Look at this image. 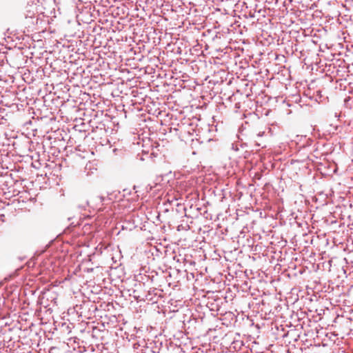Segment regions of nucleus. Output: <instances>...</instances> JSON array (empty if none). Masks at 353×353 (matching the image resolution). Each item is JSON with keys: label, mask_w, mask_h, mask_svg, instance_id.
Listing matches in <instances>:
<instances>
[{"label": "nucleus", "mask_w": 353, "mask_h": 353, "mask_svg": "<svg viewBox=\"0 0 353 353\" xmlns=\"http://www.w3.org/2000/svg\"><path fill=\"white\" fill-rule=\"evenodd\" d=\"M245 95H246L247 97H249V96L250 95V93H245Z\"/></svg>", "instance_id": "obj_3"}, {"label": "nucleus", "mask_w": 353, "mask_h": 353, "mask_svg": "<svg viewBox=\"0 0 353 353\" xmlns=\"http://www.w3.org/2000/svg\"><path fill=\"white\" fill-rule=\"evenodd\" d=\"M316 92L317 94H319L320 91H319V90H316Z\"/></svg>", "instance_id": "obj_4"}, {"label": "nucleus", "mask_w": 353, "mask_h": 353, "mask_svg": "<svg viewBox=\"0 0 353 353\" xmlns=\"http://www.w3.org/2000/svg\"><path fill=\"white\" fill-rule=\"evenodd\" d=\"M136 92H134V90L132 91V94H133L134 97H136Z\"/></svg>", "instance_id": "obj_2"}, {"label": "nucleus", "mask_w": 353, "mask_h": 353, "mask_svg": "<svg viewBox=\"0 0 353 353\" xmlns=\"http://www.w3.org/2000/svg\"><path fill=\"white\" fill-rule=\"evenodd\" d=\"M314 90H304L303 94L307 97H309L310 98H312L313 97H312L310 95V94H311V92L314 91Z\"/></svg>", "instance_id": "obj_1"}]
</instances>
